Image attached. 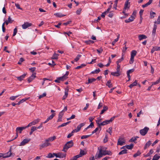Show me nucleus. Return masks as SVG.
<instances>
[{"label": "nucleus", "instance_id": "obj_1", "mask_svg": "<svg viewBox=\"0 0 160 160\" xmlns=\"http://www.w3.org/2000/svg\"><path fill=\"white\" fill-rule=\"evenodd\" d=\"M98 150H99V153L98 156H95V158L96 159L99 158L103 156L107 155H111L112 154V152L110 151L106 150V148L103 147H100L98 148Z\"/></svg>", "mask_w": 160, "mask_h": 160}, {"label": "nucleus", "instance_id": "obj_2", "mask_svg": "<svg viewBox=\"0 0 160 160\" xmlns=\"http://www.w3.org/2000/svg\"><path fill=\"white\" fill-rule=\"evenodd\" d=\"M73 145V143L72 140L67 142L64 145L62 151L66 152L68 149Z\"/></svg>", "mask_w": 160, "mask_h": 160}, {"label": "nucleus", "instance_id": "obj_3", "mask_svg": "<svg viewBox=\"0 0 160 160\" xmlns=\"http://www.w3.org/2000/svg\"><path fill=\"white\" fill-rule=\"evenodd\" d=\"M115 116H113L109 120H106L103 121L102 122L100 123H98V127L100 128H101L100 127L101 126H104L107 124H108L111 122H112L115 119Z\"/></svg>", "mask_w": 160, "mask_h": 160}, {"label": "nucleus", "instance_id": "obj_4", "mask_svg": "<svg viewBox=\"0 0 160 160\" xmlns=\"http://www.w3.org/2000/svg\"><path fill=\"white\" fill-rule=\"evenodd\" d=\"M149 130V128L145 127L144 128L140 130L139 131V132L142 136H144L147 133Z\"/></svg>", "mask_w": 160, "mask_h": 160}, {"label": "nucleus", "instance_id": "obj_5", "mask_svg": "<svg viewBox=\"0 0 160 160\" xmlns=\"http://www.w3.org/2000/svg\"><path fill=\"white\" fill-rule=\"evenodd\" d=\"M11 149L12 147H11L10 148V150L9 151L6 153H2V157L3 158H6L9 157H10L12 155L11 153Z\"/></svg>", "mask_w": 160, "mask_h": 160}, {"label": "nucleus", "instance_id": "obj_6", "mask_svg": "<svg viewBox=\"0 0 160 160\" xmlns=\"http://www.w3.org/2000/svg\"><path fill=\"white\" fill-rule=\"evenodd\" d=\"M54 156H55L56 158H65L66 156V154H63L62 152H59L58 153H53Z\"/></svg>", "mask_w": 160, "mask_h": 160}, {"label": "nucleus", "instance_id": "obj_7", "mask_svg": "<svg viewBox=\"0 0 160 160\" xmlns=\"http://www.w3.org/2000/svg\"><path fill=\"white\" fill-rule=\"evenodd\" d=\"M32 25V24L28 22H25L22 25V27L23 29H26L28 27L31 26Z\"/></svg>", "mask_w": 160, "mask_h": 160}, {"label": "nucleus", "instance_id": "obj_8", "mask_svg": "<svg viewBox=\"0 0 160 160\" xmlns=\"http://www.w3.org/2000/svg\"><path fill=\"white\" fill-rule=\"evenodd\" d=\"M50 145V143L48 142H46L44 143H42V144L39 146V149H42V148L46 147Z\"/></svg>", "mask_w": 160, "mask_h": 160}, {"label": "nucleus", "instance_id": "obj_9", "mask_svg": "<svg viewBox=\"0 0 160 160\" xmlns=\"http://www.w3.org/2000/svg\"><path fill=\"white\" fill-rule=\"evenodd\" d=\"M125 143L124 140L123 138H119L118 140L117 144L122 146Z\"/></svg>", "mask_w": 160, "mask_h": 160}, {"label": "nucleus", "instance_id": "obj_10", "mask_svg": "<svg viewBox=\"0 0 160 160\" xmlns=\"http://www.w3.org/2000/svg\"><path fill=\"white\" fill-rule=\"evenodd\" d=\"M36 73H34L32 74L31 76L28 78V81L29 83H30L35 78Z\"/></svg>", "mask_w": 160, "mask_h": 160}, {"label": "nucleus", "instance_id": "obj_11", "mask_svg": "<svg viewBox=\"0 0 160 160\" xmlns=\"http://www.w3.org/2000/svg\"><path fill=\"white\" fill-rule=\"evenodd\" d=\"M64 114L62 112H60L59 114L58 118V119L57 120V122H59L62 121V117Z\"/></svg>", "mask_w": 160, "mask_h": 160}, {"label": "nucleus", "instance_id": "obj_12", "mask_svg": "<svg viewBox=\"0 0 160 160\" xmlns=\"http://www.w3.org/2000/svg\"><path fill=\"white\" fill-rule=\"evenodd\" d=\"M64 76H62L61 77H59L57 78V79L54 80V82H56L60 83V81H63L66 80L64 78Z\"/></svg>", "mask_w": 160, "mask_h": 160}, {"label": "nucleus", "instance_id": "obj_13", "mask_svg": "<svg viewBox=\"0 0 160 160\" xmlns=\"http://www.w3.org/2000/svg\"><path fill=\"white\" fill-rule=\"evenodd\" d=\"M25 129V127H18L16 128V131L18 133V132H19V133H21L22 131Z\"/></svg>", "mask_w": 160, "mask_h": 160}, {"label": "nucleus", "instance_id": "obj_14", "mask_svg": "<svg viewBox=\"0 0 160 160\" xmlns=\"http://www.w3.org/2000/svg\"><path fill=\"white\" fill-rule=\"evenodd\" d=\"M55 114L54 113H52L50 115L46 120L43 122L44 123H45L47 122L49 120H51L53 117L55 116Z\"/></svg>", "mask_w": 160, "mask_h": 160}, {"label": "nucleus", "instance_id": "obj_15", "mask_svg": "<svg viewBox=\"0 0 160 160\" xmlns=\"http://www.w3.org/2000/svg\"><path fill=\"white\" fill-rule=\"evenodd\" d=\"M30 140V139L28 140L27 139H23V141L22 142H21L20 143L19 146H22L24 145L27 143H28L29 141Z\"/></svg>", "mask_w": 160, "mask_h": 160}, {"label": "nucleus", "instance_id": "obj_16", "mask_svg": "<svg viewBox=\"0 0 160 160\" xmlns=\"http://www.w3.org/2000/svg\"><path fill=\"white\" fill-rule=\"evenodd\" d=\"M135 17L134 16H131L128 19L125 20V22L126 23H128L133 21Z\"/></svg>", "mask_w": 160, "mask_h": 160}, {"label": "nucleus", "instance_id": "obj_17", "mask_svg": "<svg viewBox=\"0 0 160 160\" xmlns=\"http://www.w3.org/2000/svg\"><path fill=\"white\" fill-rule=\"evenodd\" d=\"M119 71L117 70L116 72H112L111 73V74L113 76L118 77L121 74L119 72Z\"/></svg>", "mask_w": 160, "mask_h": 160}, {"label": "nucleus", "instance_id": "obj_18", "mask_svg": "<svg viewBox=\"0 0 160 160\" xmlns=\"http://www.w3.org/2000/svg\"><path fill=\"white\" fill-rule=\"evenodd\" d=\"M86 153H85L84 151L82 149L80 150V153L79 154L77 155L78 158H80L83 155H85Z\"/></svg>", "mask_w": 160, "mask_h": 160}, {"label": "nucleus", "instance_id": "obj_19", "mask_svg": "<svg viewBox=\"0 0 160 160\" xmlns=\"http://www.w3.org/2000/svg\"><path fill=\"white\" fill-rule=\"evenodd\" d=\"M147 38V37L144 34L139 35L138 36V38L139 40H141L143 39H145Z\"/></svg>", "mask_w": 160, "mask_h": 160}, {"label": "nucleus", "instance_id": "obj_20", "mask_svg": "<svg viewBox=\"0 0 160 160\" xmlns=\"http://www.w3.org/2000/svg\"><path fill=\"white\" fill-rule=\"evenodd\" d=\"M160 50V47H153L151 51V53H153L155 51Z\"/></svg>", "mask_w": 160, "mask_h": 160}, {"label": "nucleus", "instance_id": "obj_21", "mask_svg": "<svg viewBox=\"0 0 160 160\" xmlns=\"http://www.w3.org/2000/svg\"><path fill=\"white\" fill-rule=\"evenodd\" d=\"M56 136H54L52 137H50V138H48L46 139L45 141H46V142H49V141H52L53 140H54L56 139Z\"/></svg>", "mask_w": 160, "mask_h": 160}, {"label": "nucleus", "instance_id": "obj_22", "mask_svg": "<svg viewBox=\"0 0 160 160\" xmlns=\"http://www.w3.org/2000/svg\"><path fill=\"white\" fill-rule=\"evenodd\" d=\"M26 75V74H23L21 75L19 77H17V79L19 80V81H21L25 77Z\"/></svg>", "mask_w": 160, "mask_h": 160}, {"label": "nucleus", "instance_id": "obj_23", "mask_svg": "<svg viewBox=\"0 0 160 160\" xmlns=\"http://www.w3.org/2000/svg\"><path fill=\"white\" fill-rule=\"evenodd\" d=\"M96 79L92 78H88V82H86V84H88L89 83H91L92 82H95L96 80Z\"/></svg>", "mask_w": 160, "mask_h": 160}, {"label": "nucleus", "instance_id": "obj_24", "mask_svg": "<svg viewBox=\"0 0 160 160\" xmlns=\"http://www.w3.org/2000/svg\"><path fill=\"white\" fill-rule=\"evenodd\" d=\"M153 0H149V1L145 4L143 5L142 7L143 8H144L147 7L149 5H150L152 2Z\"/></svg>", "mask_w": 160, "mask_h": 160}, {"label": "nucleus", "instance_id": "obj_25", "mask_svg": "<svg viewBox=\"0 0 160 160\" xmlns=\"http://www.w3.org/2000/svg\"><path fill=\"white\" fill-rule=\"evenodd\" d=\"M137 84V80H135L133 83L129 85V87L130 88H131L133 87L136 86Z\"/></svg>", "mask_w": 160, "mask_h": 160}, {"label": "nucleus", "instance_id": "obj_26", "mask_svg": "<svg viewBox=\"0 0 160 160\" xmlns=\"http://www.w3.org/2000/svg\"><path fill=\"white\" fill-rule=\"evenodd\" d=\"M54 15L56 16L57 17L61 18L62 17L65 16V15H63L60 13H56L54 14Z\"/></svg>", "mask_w": 160, "mask_h": 160}, {"label": "nucleus", "instance_id": "obj_27", "mask_svg": "<svg viewBox=\"0 0 160 160\" xmlns=\"http://www.w3.org/2000/svg\"><path fill=\"white\" fill-rule=\"evenodd\" d=\"M157 28V26L155 24H154V25L153 28V29L152 30V35L154 36L155 35V34L156 33V30Z\"/></svg>", "mask_w": 160, "mask_h": 160}, {"label": "nucleus", "instance_id": "obj_28", "mask_svg": "<svg viewBox=\"0 0 160 160\" xmlns=\"http://www.w3.org/2000/svg\"><path fill=\"white\" fill-rule=\"evenodd\" d=\"M151 144V142L150 141H149L147 142L144 147V149L145 150L148 148L150 146Z\"/></svg>", "mask_w": 160, "mask_h": 160}, {"label": "nucleus", "instance_id": "obj_29", "mask_svg": "<svg viewBox=\"0 0 160 160\" xmlns=\"http://www.w3.org/2000/svg\"><path fill=\"white\" fill-rule=\"evenodd\" d=\"M108 107L106 106H104L103 107V109L101 111L100 114H102L105 111H107L108 110Z\"/></svg>", "mask_w": 160, "mask_h": 160}, {"label": "nucleus", "instance_id": "obj_30", "mask_svg": "<svg viewBox=\"0 0 160 160\" xmlns=\"http://www.w3.org/2000/svg\"><path fill=\"white\" fill-rule=\"evenodd\" d=\"M106 85L108 86L109 88L112 87V85L111 83V81L109 80L106 83Z\"/></svg>", "mask_w": 160, "mask_h": 160}, {"label": "nucleus", "instance_id": "obj_31", "mask_svg": "<svg viewBox=\"0 0 160 160\" xmlns=\"http://www.w3.org/2000/svg\"><path fill=\"white\" fill-rule=\"evenodd\" d=\"M139 137H138L136 136L135 138L132 137L131 139L129 140V142H135V141L137 140V138Z\"/></svg>", "mask_w": 160, "mask_h": 160}, {"label": "nucleus", "instance_id": "obj_32", "mask_svg": "<svg viewBox=\"0 0 160 160\" xmlns=\"http://www.w3.org/2000/svg\"><path fill=\"white\" fill-rule=\"evenodd\" d=\"M160 158V156H158L157 154H156L153 157L152 160H158Z\"/></svg>", "mask_w": 160, "mask_h": 160}, {"label": "nucleus", "instance_id": "obj_33", "mask_svg": "<svg viewBox=\"0 0 160 160\" xmlns=\"http://www.w3.org/2000/svg\"><path fill=\"white\" fill-rule=\"evenodd\" d=\"M126 146V148L128 149H131L133 147V145L132 143H131L130 145H127Z\"/></svg>", "mask_w": 160, "mask_h": 160}, {"label": "nucleus", "instance_id": "obj_34", "mask_svg": "<svg viewBox=\"0 0 160 160\" xmlns=\"http://www.w3.org/2000/svg\"><path fill=\"white\" fill-rule=\"evenodd\" d=\"M123 56H124V55H123V53H122V57L121 58L119 59L116 62V63H119L120 62H121L123 60H124V58H123Z\"/></svg>", "mask_w": 160, "mask_h": 160}, {"label": "nucleus", "instance_id": "obj_35", "mask_svg": "<svg viewBox=\"0 0 160 160\" xmlns=\"http://www.w3.org/2000/svg\"><path fill=\"white\" fill-rule=\"evenodd\" d=\"M127 153V150L126 149H124L123 150H122L121 152H120L118 154L122 155L124 154H126Z\"/></svg>", "mask_w": 160, "mask_h": 160}, {"label": "nucleus", "instance_id": "obj_36", "mask_svg": "<svg viewBox=\"0 0 160 160\" xmlns=\"http://www.w3.org/2000/svg\"><path fill=\"white\" fill-rule=\"evenodd\" d=\"M36 130L35 127L33 126L32 127L31 129V131L29 132V134L31 135L32 134L33 132Z\"/></svg>", "mask_w": 160, "mask_h": 160}, {"label": "nucleus", "instance_id": "obj_37", "mask_svg": "<svg viewBox=\"0 0 160 160\" xmlns=\"http://www.w3.org/2000/svg\"><path fill=\"white\" fill-rule=\"evenodd\" d=\"M59 55V54H56L55 53H54L53 55L52 58L53 59H57L58 58V56Z\"/></svg>", "mask_w": 160, "mask_h": 160}, {"label": "nucleus", "instance_id": "obj_38", "mask_svg": "<svg viewBox=\"0 0 160 160\" xmlns=\"http://www.w3.org/2000/svg\"><path fill=\"white\" fill-rule=\"evenodd\" d=\"M85 43H86L87 44L89 45L91 43H93L94 42L91 40H88L86 41H85Z\"/></svg>", "mask_w": 160, "mask_h": 160}, {"label": "nucleus", "instance_id": "obj_39", "mask_svg": "<svg viewBox=\"0 0 160 160\" xmlns=\"http://www.w3.org/2000/svg\"><path fill=\"white\" fill-rule=\"evenodd\" d=\"M137 53V52L135 50H133L132 51L131 54V56L134 57L136 55Z\"/></svg>", "mask_w": 160, "mask_h": 160}, {"label": "nucleus", "instance_id": "obj_40", "mask_svg": "<svg viewBox=\"0 0 160 160\" xmlns=\"http://www.w3.org/2000/svg\"><path fill=\"white\" fill-rule=\"evenodd\" d=\"M130 3V2H125L124 7V9L126 10L127 8H129V6L128 7V4H129Z\"/></svg>", "mask_w": 160, "mask_h": 160}, {"label": "nucleus", "instance_id": "obj_41", "mask_svg": "<svg viewBox=\"0 0 160 160\" xmlns=\"http://www.w3.org/2000/svg\"><path fill=\"white\" fill-rule=\"evenodd\" d=\"M75 132V130H73L72 131L71 133H69L67 136V138H70L71 136L73 135V133Z\"/></svg>", "mask_w": 160, "mask_h": 160}, {"label": "nucleus", "instance_id": "obj_42", "mask_svg": "<svg viewBox=\"0 0 160 160\" xmlns=\"http://www.w3.org/2000/svg\"><path fill=\"white\" fill-rule=\"evenodd\" d=\"M19 96H20V95H17L16 96H12L10 97L9 99L10 100H14Z\"/></svg>", "mask_w": 160, "mask_h": 160}, {"label": "nucleus", "instance_id": "obj_43", "mask_svg": "<svg viewBox=\"0 0 160 160\" xmlns=\"http://www.w3.org/2000/svg\"><path fill=\"white\" fill-rule=\"evenodd\" d=\"M156 13L153 12L151 11L150 12V17L151 18L154 17Z\"/></svg>", "mask_w": 160, "mask_h": 160}, {"label": "nucleus", "instance_id": "obj_44", "mask_svg": "<svg viewBox=\"0 0 160 160\" xmlns=\"http://www.w3.org/2000/svg\"><path fill=\"white\" fill-rule=\"evenodd\" d=\"M141 154V153L139 151H138L137 152L133 155V157L136 158L137 156H139Z\"/></svg>", "mask_w": 160, "mask_h": 160}, {"label": "nucleus", "instance_id": "obj_45", "mask_svg": "<svg viewBox=\"0 0 160 160\" xmlns=\"http://www.w3.org/2000/svg\"><path fill=\"white\" fill-rule=\"evenodd\" d=\"M82 55L80 54H78L76 57L74 59V61L77 62L79 59L81 57Z\"/></svg>", "mask_w": 160, "mask_h": 160}, {"label": "nucleus", "instance_id": "obj_46", "mask_svg": "<svg viewBox=\"0 0 160 160\" xmlns=\"http://www.w3.org/2000/svg\"><path fill=\"white\" fill-rule=\"evenodd\" d=\"M54 155L53 154V153H49L47 156L46 157L47 158H52L54 157Z\"/></svg>", "mask_w": 160, "mask_h": 160}, {"label": "nucleus", "instance_id": "obj_47", "mask_svg": "<svg viewBox=\"0 0 160 160\" xmlns=\"http://www.w3.org/2000/svg\"><path fill=\"white\" fill-rule=\"evenodd\" d=\"M39 122V120L38 119H37L32 121L31 122L32 123V125H34L37 123Z\"/></svg>", "mask_w": 160, "mask_h": 160}, {"label": "nucleus", "instance_id": "obj_48", "mask_svg": "<svg viewBox=\"0 0 160 160\" xmlns=\"http://www.w3.org/2000/svg\"><path fill=\"white\" fill-rule=\"evenodd\" d=\"M24 59L22 58H20L19 62H18V64L19 65H21L22 64V62L24 61Z\"/></svg>", "mask_w": 160, "mask_h": 160}, {"label": "nucleus", "instance_id": "obj_49", "mask_svg": "<svg viewBox=\"0 0 160 160\" xmlns=\"http://www.w3.org/2000/svg\"><path fill=\"white\" fill-rule=\"evenodd\" d=\"M18 29L17 27H16L13 30V36H14L17 34V32Z\"/></svg>", "mask_w": 160, "mask_h": 160}, {"label": "nucleus", "instance_id": "obj_50", "mask_svg": "<svg viewBox=\"0 0 160 160\" xmlns=\"http://www.w3.org/2000/svg\"><path fill=\"white\" fill-rule=\"evenodd\" d=\"M48 64L50 66H51L52 67H53L56 65L54 61L53 60L52 61V64H51V63L49 62L48 63Z\"/></svg>", "mask_w": 160, "mask_h": 160}, {"label": "nucleus", "instance_id": "obj_51", "mask_svg": "<svg viewBox=\"0 0 160 160\" xmlns=\"http://www.w3.org/2000/svg\"><path fill=\"white\" fill-rule=\"evenodd\" d=\"M92 135V134H90L89 135H83L81 137V139H83L85 138H88L91 136Z\"/></svg>", "mask_w": 160, "mask_h": 160}, {"label": "nucleus", "instance_id": "obj_52", "mask_svg": "<svg viewBox=\"0 0 160 160\" xmlns=\"http://www.w3.org/2000/svg\"><path fill=\"white\" fill-rule=\"evenodd\" d=\"M134 57L131 56L130 59L129 61V63L130 64H132L134 62Z\"/></svg>", "mask_w": 160, "mask_h": 160}, {"label": "nucleus", "instance_id": "obj_53", "mask_svg": "<svg viewBox=\"0 0 160 160\" xmlns=\"http://www.w3.org/2000/svg\"><path fill=\"white\" fill-rule=\"evenodd\" d=\"M108 141V137L107 135H106L105 137L103 139V142L105 143Z\"/></svg>", "mask_w": 160, "mask_h": 160}, {"label": "nucleus", "instance_id": "obj_54", "mask_svg": "<svg viewBox=\"0 0 160 160\" xmlns=\"http://www.w3.org/2000/svg\"><path fill=\"white\" fill-rule=\"evenodd\" d=\"M97 52L99 53H101L103 51V49L102 47H101L98 49H97Z\"/></svg>", "mask_w": 160, "mask_h": 160}, {"label": "nucleus", "instance_id": "obj_55", "mask_svg": "<svg viewBox=\"0 0 160 160\" xmlns=\"http://www.w3.org/2000/svg\"><path fill=\"white\" fill-rule=\"evenodd\" d=\"M8 21L9 23H12V22L14 21L13 20H12L10 16H9L8 19Z\"/></svg>", "mask_w": 160, "mask_h": 160}, {"label": "nucleus", "instance_id": "obj_56", "mask_svg": "<svg viewBox=\"0 0 160 160\" xmlns=\"http://www.w3.org/2000/svg\"><path fill=\"white\" fill-rule=\"evenodd\" d=\"M155 23H157L158 24H159L160 23V16H159L157 19V21L154 22Z\"/></svg>", "mask_w": 160, "mask_h": 160}, {"label": "nucleus", "instance_id": "obj_57", "mask_svg": "<svg viewBox=\"0 0 160 160\" xmlns=\"http://www.w3.org/2000/svg\"><path fill=\"white\" fill-rule=\"evenodd\" d=\"M112 128L110 127L108 129V130H107V132H108L110 135H111L112 133Z\"/></svg>", "mask_w": 160, "mask_h": 160}, {"label": "nucleus", "instance_id": "obj_58", "mask_svg": "<svg viewBox=\"0 0 160 160\" xmlns=\"http://www.w3.org/2000/svg\"><path fill=\"white\" fill-rule=\"evenodd\" d=\"M46 93H44L40 95L39 97V98L41 99V98L46 96Z\"/></svg>", "mask_w": 160, "mask_h": 160}, {"label": "nucleus", "instance_id": "obj_59", "mask_svg": "<svg viewBox=\"0 0 160 160\" xmlns=\"http://www.w3.org/2000/svg\"><path fill=\"white\" fill-rule=\"evenodd\" d=\"M144 10L142 9H141L139 12V14L140 16V18L142 19V15L143 12Z\"/></svg>", "mask_w": 160, "mask_h": 160}, {"label": "nucleus", "instance_id": "obj_60", "mask_svg": "<svg viewBox=\"0 0 160 160\" xmlns=\"http://www.w3.org/2000/svg\"><path fill=\"white\" fill-rule=\"evenodd\" d=\"M69 72H68V71H67L65 74L63 76H64V78H65L66 79L68 78V77H67V76L68 75V74H69Z\"/></svg>", "mask_w": 160, "mask_h": 160}, {"label": "nucleus", "instance_id": "obj_61", "mask_svg": "<svg viewBox=\"0 0 160 160\" xmlns=\"http://www.w3.org/2000/svg\"><path fill=\"white\" fill-rule=\"evenodd\" d=\"M134 71V68H133V69H131L128 70L127 71V73H128V72L130 74V73H131L132 72H133Z\"/></svg>", "mask_w": 160, "mask_h": 160}, {"label": "nucleus", "instance_id": "obj_62", "mask_svg": "<svg viewBox=\"0 0 160 160\" xmlns=\"http://www.w3.org/2000/svg\"><path fill=\"white\" fill-rule=\"evenodd\" d=\"M94 124L92 122H91L90 124L88 127V128H92L94 127Z\"/></svg>", "mask_w": 160, "mask_h": 160}, {"label": "nucleus", "instance_id": "obj_63", "mask_svg": "<svg viewBox=\"0 0 160 160\" xmlns=\"http://www.w3.org/2000/svg\"><path fill=\"white\" fill-rule=\"evenodd\" d=\"M36 69V68L35 67H33L29 68V70L31 71V72H33L35 71Z\"/></svg>", "mask_w": 160, "mask_h": 160}, {"label": "nucleus", "instance_id": "obj_64", "mask_svg": "<svg viewBox=\"0 0 160 160\" xmlns=\"http://www.w3.org/2000/svg\"><path fill=\"white\" fill-rule=\"evenodd\" d=\"M103 105V104L102 103H100L98 106L97 109H99L101 108L102 107Z\"/></svg>", "mask_w": 160, "mask_h": 160}]
</instances>
